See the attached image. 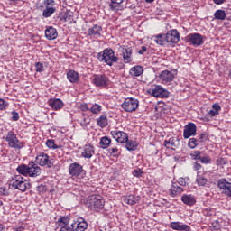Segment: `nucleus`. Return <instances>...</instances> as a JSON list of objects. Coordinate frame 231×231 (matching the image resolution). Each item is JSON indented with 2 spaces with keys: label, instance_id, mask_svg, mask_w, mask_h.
Here are the masks:
<instances>
[{
  "label": "nucleus",
  "instance_id": "e2e57ef3",
  "mask_svg": "<svg viewBox=\"0 0 231 231\" xmlns=\"http://www.w3.org/2000/svg\"><path fill=\"white\" fill-rule=\"evenodd\" d=\"M13 231H24V227L23 226L14 227Z\"/></svg>",
  "mask_w": 231,
  "mask_h": 231
},
{
  "label": "nucleus",
  "instance_id": "412c9836",
  "mask_svg": "<svg viewBox=\"0 0 231 231\" xmlns=\"http://www.w3.org/2000/svg\"><path fill=\"white\" fill-rule=\"evenodd\" d=\"M59 36V33L57 32V29H55L52 26H49L45 30V37L49 41H54V39H57Z\"/></svg>",
  "mask_w": 231,
  "mask_h": 231
},
{
  "label": "nucleus",
  "instance_id": "864d4df0",
  "mask_svg": "<svg viewBox=\"0 0 231 231\" xmlns=\"http://www.w3.org/2000/svg\"><path fill=\"white\" fill-rule=\"evenodd\" d=\"M81 111H89V106H88V103H83L80 105Z\"/></svg>",
  "mask_w": 231,
  "mask_h": 231
},
{
  "label": "nucleus",
  "instance_id": "5701e85b",
  "mask_svg": "<svg viewBox=\"0 0 231 231\" xmlns=\"http://www.w3.org/2000/svg\"><path fill=\"white\" fill-rule=\"evenodd\" d=\"M125 0H111V3L109 4V8L113 12H120V10H123L124 7L122 6V3H124Z\"/></svg>",
  "mask_w": 231,
  "mask_h": 231
},
{
  "label": "nucleus",
  "instance_id": "09e8293b",
  "mask_svg": "<svg viewBox=\"0 0 231 231\" xmlns=\"http://www.w3.org/2000/svg\"><path fill=\"white\" fill-rule=\"evenodd\" d=\"M178 183L179 185H180L181 187H185V185H187V183H189V179H185L183 177L180 178L178 180Z\"/></svg>",
  "mask_w": 231,
  "mask_h": 231
},
{
  "label": "nucleus",
  "instance_id": "0e129e2a",
  "mask_svg": "<svg viewBox=\"0 0 231 231\" xmlns=\"http://www.w3.org/2000/svg\"><path fill=\"white\" fill-rule=\"evenodd\" d=\"M146 3H154V0H145Z\"/></svg>",
  "mask_w": 231,
  "mask_h": 231
},
{
  "label": "nucleus",
  "instance_id": "58836bf2",
  "mask_svg": "<svg viewBox=\"0 0 231 231\" xmlns=\"http://www.w3.org/2000/svg\"><path fill=\"white\" fill-rule=\"evenodd\" d=\"M58 225L59 226H69V217H61L60 218L58 219Z\"/></svg>",
  "mask_w": 231,
  "mask_h": 231
},
{
  "label": "nucleus",
  "instance_id": "f8f14e48",
  "mask_svg": "<svg viewBox=\"0 0 231 231\" xmlns=\"http://www.w3.org/2000/svg\"><path fill=\"white\" fill-rule=\"evenodd\" d=\"M187 41L189 42V44H192V46H201L204 42L203 35L198 32L189 34Z\"/></svg>",
  "mask_w": 231,
  "mask_h": 231
},
{
  "label": "nucleus",
  "instance_id": "bf43d9fd",
  "mask_svg": "<svg viewBox=\"0 0 231 231\" xmlns=\"http://www.w3.org/2000/svg\"><path fill=\"white\" fill-rule=\"evenodd\" d=\"M108 151H109L110 154H116V152H118V148L112 147Z\"/></svg>",
  "mask_w": 231,
  "mask_h": 231
},
{
  "label": "nucleus",
  "instance_id": "603ef678",
  "mask_svg": "<svg viewBox=\"0 0 231 231\" xmlns=\"http://www.w3.org/2000/svg\"><path fill=\"white\" fill-rule=\"evenodd\" d=\"M60 231H75L73 229V226H62L60 229Z\"/></svg>",
  "mask_w": 231,
  "mask_h": 231
},
{
  "label": "nucleus",
  "instance_id": "473e14b6",
  "mask_svg": "<svg viewBox=\"0 0 231 231\" xmlns=\"http://www.w3.org/2000/svg\"><path fill=\"white\" fill-rule=\"evenodd\" d=\"M214 18L217 19V21H225V19H226V13L225 10L218 9L214 13Z\"/></svg>",
  "mask_w": 231,
  "mask_h": 231
},
{
  "label": "nucleus",
  "instance_id": "6ab92c4d",
  "mask_svg": "<svg viewBox=\"0 0 231 231\" xmlns=\"http://www.w3.org/2000/svg\"><path fill=\"white\" fill-rule=\"evenodd\" d=\"M159 78L162 80V84H169V82H172V80H174V73L170 70H164L161 72Z\"/></svg>",
  "mask_w": 231,
  "mask_h": 231
},
{
  "label": "nucleus",
  "instance_id": "680f3d73",
  "mask_svg": "<svg viewBox=\"0 0 231 231\" xmlns=\"http://www.w3.org/2000/svg\"><path fill=\"white\" fill-rule=\"evenodd\" d=\"M194 169H195V171H199V169H201V164L196 162V163L194 164Z\"/></svg>",
  "mask_w": 231,
  "mask_h": 231
},
{
  "label": "nucleus",
  "instance_id": "f704fd0d",
  "mask_svg": "<svg viewBox=\"0 0 231 231\" xmlns=\"http://www.w3.org/2000/svg\"><path fill=\"white\" fill-rule=\"evenodd\" d=\"M125 143V149L127 151H136L138 149V143L136 141L128 140Z\"/></svg>",
  "mask_w": 231,
  "mask_h": 231
},
{
  "label": "nucleus",
  "instance_id": "7ed1b4c3",
  "mask_svg": "<svg viewBox=\"0 0 231 231\" xmlns=\"http://www.w3.org/2000/svg\"><path fill=\"white\" fill-rule=\"evenodd\" d=\"M11 186L16 190L26 192L30 189V183L21 175H15L11 180Z\"/></svg>",
  "mask_w": 231,
  "mask_h": 231
},
{
  "label": "nucleus",
  "instance_id": "39448f33",
  "mask_svg": "<svg viewBox=\"0 0 231 231\" xmlns=\"http://www.w3.org/2000/svg\"><path fill=\"white\" fill-rule=\"evenodd\" d=\"M138 106H140V102L136 98L128 97L125 99L123 104L121 105L122 109L126 113H133L136 109H138Z\"/></svg>",
  "mask_w": 231,
  "mask_h": 231
},
{
  "label": "nucleus",
  "instance_id": "f3484780",
  "mask_svg": "<svg viewBox=\"0 0 231 231\" xmlns=\"http://www.w3.org/2000/svg\"><path fill=\"white\" fill-rule=\"evenodd\" d=\"M71 226L74 231H85L88 229V222L84 220V218L80 217L75 220L72 224Z\"/></svg>",
  "mask_w": 231,
  "mask_h": 231
},
{
  "label": "nucleus",
  "instance_id": "2eb2a0df",
  "mask_svg": "<svg viewBox=\"0 0 231 231\" xmlns=\"http://www.w3.org/2000/svg\"><path fill=\"white\" fill-rule=\"evenodd\" d=\"M102 26L98 24H95L93 27L88 28L87 31L88 37H92V39H99V37H102Z\"/></svg>",
  "mask_w": 231,
  "mask_h": 231
},
{
  "label": "nucleus",
  "instance_id": "ddd939ff",
  "mask_svg": "<svg viewBox=\"0 0 231 231\" xmlns=\"http://www.w3.org/2000/svg\"><path fill=\"white\" fill-rule=\"evenodd\" d=\"M197 131L198 128L196 127V124L189 123L184 126L183 138L189 139L190 136H196Z\"/></svg>",
  "mask_w": 231,
  "mask_h": 231
},
{
  "label": "nucleus",
  "instance_id": "b1692460",
  "mask_svg": "<svg viewBox=\"0 0 231 231\" xmlns=\"http://www.w3.org/2000/svg\"><path fill=\"white\" fill-rule=\"evenodd\" d=\"M140 196L128 195L126 197H124L123 201L124 203H126V205H136V203L140 202Z\"/></svg>",
  "mask_w": 231,
  "mask_h": 231
},
{
  "label": "nucleus",
  "instance_id": "69168bd1",
  "mask_svg": "<svg viewBox=\"0 0 231 231\" xmlns=\"http://www.w3.org/2000/svg\"><path fill=\"white\" fill-rule=\"evenodd\" d=\"M228 78L231 79V69H229Z\"/></svg>",
  "mask_w": 231,
  "mask_h": 231
},
{
  "label": "nucleus",
  "instance_id": "4d7b16f0",
  "mask_svg": "<svg viewBox=\"0 0 231 231\" xmlns=\"http://www.w3.org/2000/svg\"><path fill=\"white\" fill-rule=\"evenodd\" d=\"M147 51V47L143 46L141 47V50L138 51L139 55H143Z\"/></svg>",
  "mask_w": 231,
  "mask_h": 231
},
{
  "label": "nucleus",
  "instance_id": "2f4dec72",
  "mask_svg": "<svg viewBox=\"0 0 231 231\" xmlns=\"http://www.w3.org/2000/svg\"><path fill=\"white\" fill-rule=\"evenodd\" d=\"M181 201L182 203H184L185 205H189V207H192V205L196 203V199H194L192 195H183L181 197Z\"/></svg>",
  "mask_w": 231,
  "mask_h": 231
},
{
  "label": "nucleus",
  "instance_id": "f03ea898",
  "mask_svg": "<svg viewBox=\"0 0 231 231\" xmlns=\"http://www.w3.org/2000/svg\"><path fill=\"white\" fill-rule=\"evenodd\" d=\"M99 62H105L107 66H113L115 62H118V57L115 55V51L112 49H105L97 54Z\"/></svg>",
  "mask_w": 231,
  "mask_h": 231
},
{
  "label": "nucleus",
  "instance_id": "e433bc0d",
  "mask_svg": "<svg viewBox=\"0 0 231 231\" xmlns=\"http://www.w3.org/2000/svg\"><path fill=\"white\" fill-rule=\"evenodd\" d=\"M99 143L102 149H107L111 145V139L107 136L102 137Z\"/></svg>",
  "mask_w": 231,
  "mask_h": 231
},
{
  "label": "nucleus",
  "instance_id": "423d86ee",
  "mask_svg": "<svg viewBox=\"0 0 231 231\" xmlns=\"http://www.w3.org/2000/svg\"><path fill=\"white\" fill-rule=\"evenodd\" d=\"M55 5V0H44V9L42 11V17H45V19H48V17H51L52 14H55V12H57Z\"/></svg>",
  "mask_w": 231,
  "mask_h": 231
},
{
  "label": "nucleus",
  "instance_id": "a211bd4d",
  "mask_svg": "<svg viewBox=\"0 0 231 231\" xmlns=\"http://www.w3.org/2000/svg\"><path fill=\"white\" fill-rule=\"evenodd\" d=\"M123 50V60L125 64H131L133 61V49L131 47H121Z\"/></svg>",
  "mask_w": 231,
  "mask_h": 231
},
{
  "label": "nucleus",
  "instance_id": "a878e982",
  "mask_svg": "<svg viewBox=\"0 0 231 231\" xmlns=\"http://www.w3.org/2000/svg\"><path fill=\"white\" fill-rule=\"evenodd\" d=\"M49 105L55 109V111H60V109L64 107V103L60 99H51Z\"/></svg>",
  "mask_w": 231,
  "mask_h": 231
},
{
  "label": "nucleus",
  "instance_id": "6e6552de",
  "mask_svg": "<svg viewBox=\"0 0 231 231\" xmlns=\"http://www.w3.org/2000/svg\"><path fill=\"white\" fill-rule=\"evenodd\" d=\"M36 163L41 167H53V162L50 159V156L44 152H41L36 156Z\"/></svg>",
  "mask_w": 231,
  "mask_h": 231
},
{
  "label": "nucleus",
  "instance_id": "dca6fc26",
  "mask_svg": "<svg viewBox=\"0 0 231 231\" xmlns=\"http://www.w3.org/2000/svg\"><path fill=\"white\" fill-rule=\"evenodd\" d=\"M69 172L70 176L77 178L84 172V168L79 162H73L69 167Z\"/></svg>",
  "mask_w": 231,
  "mask_h": 231
},
{
  "label": "nucleus",
  "instance_id": "052dcab7",
  "mask_svg": "<svg viewBox=\"0 0 231 231\" xmlns=\"http://www.w3.org/2000/svg\"><path fill=\"white\" fill-rule=\"evenodd\" d=\"M226 1V0H213V3H215V5H223Z\"/></svg>",
  "mask_w": 231,
  "mask_h": 231
},
{
  "label": "nucleus",
  "instance_id": "20e7f679",
  "mask_svg": "<svg viewBox=\"0 0 231 231\" xmlns=\"http://www.w3.org/2000/svg\"><path fill=\"white\" fill-rule=\"evenodd\" d=\"M5 140L7 143L8 147H11V149L21 150L23 147H24V144L23 142L19 141L17 134H15L14 131L7 132Z\"/></svg>",
  "mask_w": 231,
  "mask_h": 231
},
{
  "label": "nucleus",
  "instance_id": "a18cd8bd",
  "mask_svg": "<svg viewBox=\"0 0 231 231\" xmlns=\"http://www.w3.org/2000/svg\"><path fill=\"white\" fill-rule=\"evenodd\" d=\"M35 68L37 73H42L44 71V65L42 62H36Z\"/></svg>",
  "mask_w": 231,
  "mask_h": 231
},
{
  "label": "nucleus",
  "instance_id": "c85d7f7f",
  "mask_svg": "<svg viewBox=\"0 0 231 231\" xmlns=\"http://www.w3.org/2000/svg\"><path fill=\"white\" fill-rule=\"evenodd\" d=\"M152 39L159 46H165V43L167 42V40L165 39V34H157L152 36Z\"/></svg>",
  "mask_w": 231,
  "mask_h": 231
},
{
  "label": "nucleus",
  "instance_id": "774afa93",
  "mask_svg": "<svg viewBox=\"0 0 231 231\" xmlns=\"http://www.w3.org/2000/svg\"><path fill=\"white\" fill-rule=\"evenodd\" d=\"M2 206H3V202L0 201V207H2Z\"/></svg>",
  "mask_w": 231,
  "mask_h": 231
},
{
  "label": "nucleus",
  "instance_id": "f257e3e1",
  "mask_svg": "<svg viewBox=\"0 0 231 231\" xmlns=\"http://www.w3.org/2000/svg\"><path fill=\"white\" fill-rule=\"evenodd\" d=\"M105 204L106 201L100 195H91L87 199V207L90 208V210H94V212H100V210L104 208Z\"/></svg>",
  "mask_w": 231,
  "mask_h": 231
},
{
  "label": "nucleus",
  "instance_id": "393cba45",
  "mask_svg": "<svg viewBox=\"0 0 231 231\" xmlns=\"http://www.w3.org/2000/svg\"><path fill=\"white\" fill-rule=\"evenodd\" d=\"M180 145V139L178 137H171L169 140L164 141V146L167 147V149H174Z\"/></svg>",
  "mask_w": 231,
  "mask_h": 231
},
{
  "label": "nucleus",
  "instance_id": "ea45409f",
  "mask_svg": "<svg viewBox=\"0 0 231 231\" xmlns=\"http://www.w3.org/2000/svg\"><path fill=\"white\" fill-rule=\"evenodd\" d=\"M207 178L201 175L197 176L196 182L198 183L199 187H205V185H207Z\"/></svg>",
  "mask_w": 231,
  "mask_h": 231
},
{
  "label": "nucleus",
  "instance_id": "1a4fd4ad",
  "mask_svg": "<svg viewBox=\"0 0 231 231\" xmlns=\"http://www.w3.org/2000/svg\"><path fill=\"white\" fill-rule=\"evenodd\" d=\"M92 82L96 88H107L109 86V79L102 74L94 75Z\"/></svg>",
  "mask_w": 231,
  "mask_h": 231
},
{
  "label": "nucleus",
  "instance_id": "37998d69",
  "mask_svg": "<svg viewBox=\"0 0 231 231\" xmlns=\"http://www.w3.org/2000/svg\"><path fill=\"white\" fill-rule=\"evenodd\" d=\"M188 147L190 149H196V147H198V139L190 138L188 143Z\"/></svg>",
  "mask_w": 231,
  "mask_h": 231
},
{
  "label": "nucleus",
  "instance_id": "79ce46f5",
  "mask_svg": "<svg viewBox=\"0 0 231 231\" xmlns=\"http://www.w3.org/2000/svg\"><path fill=\"white\" fill-rule=\"evenodd\" d=\"M226 163H227L226 158L219 157L216 161L217 167H223V165H226Z\"/></svg>",
  "mask_w": 231,
  "mask_h": 231
},
{
  "label": "nucleus",
  "instance_id": "0eeeda50",
  "mask_svg": "<svg viewBox=\"0 0 231 231\" xmlns=\"http://www.w3.org/2000/svg\"><path fill=\"white\" fill-rule=\"evenodd\" d=\"M148 93L152 95V97H156L157 98H169V91L160 85H156L152 88H150Z\"/></svg>",
  "mask_w": 231,
  "mask_h": 231
},
{
  "label": "nucleus",
  "instance_id": "9b49d317",
  "mask_svg": "<svg viewBox=\"0 0 231 231\" xmlns=\"http://www.w3.org/2000/svg\"><path fill=\"white\" fill-rule=\"evenodd\" d=\"M165 39L167 44H170V46H172V44H178V42H180V32H178L177 30L169 31L165 34Z\"/></svg>",
  "mask_w": 231,
  "mask_h": 231
},
{
  "label": "nucleus",
  "instance_id": "c756f323",
  "mask_svg": "<svg viewBox=\"0 0 231 231\" xmlns=\"http://www.w3.org/2000/svg\"><path fill=\"white\" fill-rule=\"evenodd\" d=\"M220 111H221V106H219V104L217 103H215L212 106V109L208 111V116H211V117L217 116Z\"/></svg>",
  "mask_w": 231,
  "mask_h": 231
},
{
  "label": "nucleus",
  "instance_id": "6e6d98bb",
  "mask_svg": "<svg viewBox=\"0 0 231 231\" xmlns=\"http://www.w3.org/2000/svg\"><path fill=\"white\" fill-rule=\"evenodd\" d=\"M142 170H134L133 174L134 176H135L136 178H140V176H142Z\"/></svg>",
  "mask_w": 231,
  "mask_h": 231
},
{
  "label": "nucleus",
  "instance_id": "a19ab883",
  "mask_svg": "<svg viewBox=\"0 0 231 231\" xmlns=\"http://www.w3.org/2000/svg\"><path fill=\"white\" fill-rule=\"evenodd\" d=\"M45 145H47L49 149H60V146L55 144V140L53 139H48Z\"/></svg>",
  "mask_w": 231,
  "mask_h": 231
},
{
  "label": "nucleus",
  "instance_id": "72a5a7b5",
  "mask_svg": "<svg viewBox=\"0 0 231 231\" xmlns=\"http://www.w3.org/2000/svg\"><path fill=\"white\" fill-rule=\"evenodd\" d=\"M67 78H68V80H69V82H72V83L79 82V73L75 70H69L67 73Z\"/></svg>",
  "mask_w": 231,
  "mask_h": 231
},
{
  "label": "nucleus",
  "instance_id": "aec40b11",
  "mask_svg": "<svg viewBox=\"0 0 231 231\" xmlns=\"http://www.w3.org/2000/svg\"><path fill=\"white\" fill-rule=\"evenodd\" d=\"M170 228H171V230L177 231H190V226L182 224L180 222H171L170 224Z\"/></svg>",
  "mask_w": 231,
  "mask_h": 231
},
{
  "label": "nucleus",
  "instance_id": "4468645a",
  "mask_svg": "<svg viewBox=\"0 0 231 231\" xmlns=\"http://www.w3.org/2000/svg\"><path fill=\"white\" fill-rule=\"evenodd\" d=\"M41 171L39 164L35 163L33 161L29 162V171L27 175L29 178H37L41 176Z\"/></svg>",
  "mask_w": 231,
  "mask_h": 231
},
{
  "label": "nucleus",
  "instance_id": "5fc2aeb1",
  "mask_svg": "<svg viewBox=\"0 0 231 231\" xmlns=\"http://www.w3.org/2000/svg\"><path fill=\"white\" fill-rule=\"evenodd\" d=\"M0 194H3L4 196L8 195V189H6V187H1L0 188Z\"/></svg>",
  "mask_w": 231,
  "mask_h": 231
},
{
  "label": "nucleus",
  "instance_id": "c03bdc74",
  "mask_svg": "<svg viewBox=\"0 0 231 231\" xmlns=\"http://www.w3.org/2000/svg\"><path fill=\"white\" fill-rule=\"evenodd\" d=\"M190 156L193 160H201V152L199 151L191 152Z\"/></svg>",
  "mask_w": 231,
  "mask_h": 231
},
{
  "label": "nucleus",
  "instance_id": "49530a36",
  "mask_svg": "<svg viewBox=\"0 0 231 231\" xmlns=\"http://www.w3.org/2000/svg\"><path fill=\"white\" fill-rule=\"evenodd\" d=\"M8 106V102L5 101V99L0 98V110L5 111L6 107Z\"/></svg>",
  "mask_w": 231,
  "mask_h": 231
},
{
  "label": "nucleus",
  "instance_id": "8fccbe9b",
  "mask_svg": "<svg viewBox=\"0 0 231 231\" xmlns=\"http://www.w3.org/2000/svg\"><path fill=\"white\" fill-rule=\"evenodd\" d=\"M11 115L13 122H17V120H19V113L13 111L11 112Z\"/></svg>",
  "mask_w": 231,
  "mask_h": 231
},
{
  "label": "nucleus",
  "instance_id": "3c124183",
  "mask_svg": "<svg viewBox=\"0 0 231 231\" xmlns=\"http://www.w3.org/2000/svg\"><path fill=\"white\" fill-rule=\"evenodd\" d=\"M201 163H210L212 162V159L208 156L200 157Z\"/></svg>",
  "mask_w": 231,
  "mask_h": 231
},
{
  "label": "nucleus",
  "instance_id": "7c9ffc66",
  "mask_svg": "<svg viewBox=\"0 0 231 231\" xmlns=\"http://www.w3.org/2000/svg\"><path fill=\"white\" fill-rule=\"evenodd\" d=\"M29 169H30V163H28V165H26V164H20L16 168V171L18 172V174H22V176H28Z\"/></svg>",
  "mask_w": 231,
  "mask_h": 231
},
{
  "label": "nucleus",
  "instance_id": "c9c22d12",
  "mask_svg": "<svg viewBox=\"0 0 231 231\" xmlns=\"http://www.w3.org/2000/svg\"><path fill=\"white\" fill-rule=\"evenodd\" d=\"M97 125L99 127H106L107 125V116L106 115H101L97 119Z\"/></svg>",
  "mask_w": 231,
  "mask_h": 231
},
{
  "label": "nucleus",
  "instance_id": "de8ad7c7",
  "mask_svg": "<svg viewBox=\"0 0 231 231\" xmlns=\"http://www.w3.org/2000/svg\"><path fill=\"white\" fill-rule=\"evenodd\" d=\"M199 140L200 143L203 142H207L208 140V135H207V133H202L199 134Z\"/></svg>",
  "mask_w": 231,
  "mask_h": 231
},
{
  "label": "nucleus",
  "instance_id": "13d9d810",
  "mask_svg": "<svg viewBox=\"0 0 231 231\" xmlns=\"http://www.w3.org/2000/svg\"><path fill=\"white\" fill-rule=\"evenodd\" d=\"M38 192H46V186L44 185H40L37 187Z\"/></svg>",
  "mask_w": 231,
  "mask_h": 231
},
{
  "label": "nucleus",
  "instance_id": "bb28decb",
  "mask_svg": "<svg viewBox=\"0 0 231 231\" xmlns=\"http://www.w3.org/2000/svg\"><path fill=\"white\" fill-rule=\"evenodd\" d=\"M130 75L132 77H141V75H143V67L140 65L132 67L130 69Z\"/></svg>",
  "mask_w": 231,
  "mask_h": 231
},
{
  "label": "nucleus",
  "instance_id": "4c0bfd02",
  "mask_svg": "<svg viewBox=\"0 0 231 231\" xmlns=\"http://www.w3.org/2000/svg\"><path fill=\"white\" fill-rule=\"evenodd\" d=\"M90 113L93 115H98L102 112V106L98 104H94L90 108H89Z\"/></svg>",
  "mask_w": 231,
  "mask_h": 231
},
{
  "label": "nucleus",
  "instance_id": "4be33fe9",
  "mask_svg": "<svg viewBox=\"0 0 231 231\" xmlns=\"http://www.w3.org/2000/svg\"><path fill=\"white\" fill-rule=\"evenodd\" d=\"M93 154H95V147H93L91 144H86L83 147V152L81 153L83 158H93Z\"/></svg>",
  "mask_w": 231,
  "mask_h": 231
},
{
  "label": "nucleus",
  "instance_id": "9d476101",
  "mask_svg": "<svg viewBox=\"0 0 231 231\" xmlns=\"http://www.w3.org/2000/svg\"><path fill=\"white\" fill-rule=\"evenodd\" d=\"M110 134L118 143H127L129 140V135H127L126 133L119 130L111 131Z\"/></svg>",
  "mask_w": 231,
  "mask_h": 231
},
{
  "label": "nucleus",
  "instance_id": "338daca9",
  "mask_svg": "<svg viewBox=\"0 0 231 231\" xmlns=\"http://www.w3.org/2000/svg\"><path fill=\"white\" fill-rule=\"evenodd\" d=\"M5 227H3V226L0 225V231H4Z\"/></svg>",
  "mask_w": 231,
  "mask_h": 231
},
{
  "label": "nucleus",
  "instance_id": "cd10ccee",
  "mask_svg": "<svg viewBox=\"0 0 231 231\" xmlns=\"http://www.w3.org/2000/svg\"><path fill=\"white\" fill-rule=\"evenodd\" d=\"M170 192L171 196H180L181 192H183V188L180 187L178 183L173 182L172 185L170 188Z\"/></svg>",
  "mask_w": 231,
  "mask_h": 231
}]
</instances>
